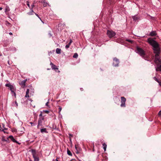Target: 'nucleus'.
Instances as JSON below:
<instances>
[{
	"label": "nucleus",
	"instance_id": "cd10ccee",
	"mask_svg": "<svg viewBox=\"0 0 161 161\" xmlns=\"http://www.w3.org/2000/svg\"><path fill=\"white\" fill-rule=\"evenodd\" d=\"M75 148L76 150V153H78V149H77V147H76V145H75Z\"/></svg>",
	"mask_w": 161,
	"mask_h": 161
},
{
	"label": "nucleus",
	"instance_id": "f704fd0d",
	"mask_svg": "<svg viewBox=\"0 0 161 161\" xmlns=\"http://www.w3.org/2000/svg\"><path fill=\"white\" fill-rule=\"evenodd\" d=\"M35 6L34 3H33L31 5V7L34 8Z\"/></svg>",
	"mask_w": 161,
	"mask_h": 161
},
{
	"label": "nucleus",
	"instance_id": "393cba45",
	"mask_svg": "<svg viewBox=\"0 0 161 161\" xmlns=\"http://www.w3.org/2000/svg\"><path fill=\"white\" fill-rule=\"evenodd\" d=\"M61 110H62V108L60 107H59V112H58V113L59 114H60V112H61Z\"/></svg>",
	"mask_w": 161,
	"mask_h": 161
},
{
	"label": "nucleus",
	"instance_id": "58836bf2",
	"mask_svg": "<svg viewBox=\"0 0 161 161\" xmlns=\"http://www.w3.org/2000/svg\"><path fill=\"white\" fill-rule=\"evenodd\" d=\"M49 103V102H47L46 103V105L47 106H48V104Z\"/></svg>",
	"mask_w": 161,
	"mask_h": 161
},
{
	"label": "nucleus",
	"instance_id": "a211bd4d",
	"mask_svg": "<svg viewBox=\"0 0 161 161\" xmlns=\"http://www.w3.org/2000/svg\"><path fill=\"white\" fill-rule=\"evenodd\" d=\"M67 153L68 155L69 156H71L72 155V154L71 152L68 149L67 150Z\"/></svg>",
	"mask_w": 161,
	"mask_h": 161
},
{
	"label": "nucleus",
	"instance_id": "dca6fc26",
	"mask_svg": "<svg viewBox=\"0 0 161 161\" xmlns=\"http://www.w3.org/2000/svg\"><path fill=\"white\" fill-rule=\"evenodd\" d=\"M61 49L60 48H57L56 49V53L57 54H60L61 53Z\"/></svg>",
	"mask_w": 161,
	"mask_h": 161
},
{
	"label": "nucleus",
	"instance_id": "49530a36",
	"mask_svg": "<svg viewBox=\"0 0 161 161\" xmlns=\"http://www.w3.org/2000/svg\"><path fill=\"white\" fill-rule=\"evenodd\" d=\"M29 161H32V160L30 159Z\"/></svg>",
	"mask_w": 161,
	"mask_h": 161
},
{
	"label": "nucleus",
	"instance_id": "de8ad7c7",
	"mask_svg": "<svg viewBox=\"0 0 161 161\" xmlns=\"http://www.w3.org/2000/svg\"><path fill=\"white\" fill-rule=\"evenodd\" d=\"M82 88H80V90H82Z\"/></svg>",
	"mask_w": 161,
	"mask_h": 161
},
{
	"label": "nucleus",
	"instance_id": "a19ab883",
	"mask_svg": "<svg viewBox=\"0 0 161 161\" xmlns=\"http://www.w3.org/2000/svg\"><path fill=\"white\" fill-rule=\"evenodd\" d=\"M9 34L10 35H12V34H13L12 33H11V32H10V33H9Z\"/></svg>",
	"mask_w": 161,
	"mask_h": 161
},
{
	"label": "nucleus",
	"instance_id": "2eb2a0df",
	"mask_svg": "<svg viewBox=\"0 0 161 161\" xmlns=\"http://www.w3.org/2000/svg\"><path fill=\"white\" fill-rule=\"evenodd\" d=\"M103 146L104 151L105 152L106 151L107 145L105 143H104L103 144Z\"/></svg>",
	"mask_w": 161,
	"mask_h": 161
},
{
	"label": "nucleus",
	"instance_id": "412c9836",
	"mask_svg": "<svg viewBox=\"0 0 161 161\" xmlns=\"http://www.w3.org/2000/svg\"><path fill=\"white\" fill-rule=\"evenodd\" d=\"M78 57V55L77 53H75L73 56V57L75 58H77Z\"/></svg>",
	"mask_w": 161,
	"mask_h": 161
},
{
	"label": "nucleus",
	"instance_id": "f03ea898",
	"mask_svg": "<svg viewBox=\"0 0 161 161\" xmlns=\"http://www.w3.org/2000/svg\"><path fill=\"white\" fill-rule=\"evenodd\" d=\"M136 53H138L142 58H144L145 55L144 51L142 48L137 47L136 48Z\"/></svg>",
	"mask_w": 161,
	"mask_h": 161
},
{
	"label": "nucleus",
	"instance_id": "6e6552de",
	"mask_svg": "<svg viewBox=\"0 0 161 161\" xmlns=\"http://www.w3.org/2000/svg\"><path fill=\"white\" fill-rule=\"evenodd\" d=\"M8 138L10 139L13 142L15 143H17L19 144H20V143L18 142L12 136H8Z\"/></svg>",
	"mask_w": 161,
	"mask_h": 161
},
{
	"label": "nucleus",
	"instance_id": "f257e3e1",
	"mask_svg": "<svg viewBox=\"0 0 161 161\" xmlns=\"http://www.w3.org/2000/svg\"><path fill=\"white\" fill-rule=\"evenodd\" d=\"M147 42L153 47L154 53L155 54L154 62L156 64V71H161V58L159 54L160 50L158 43L153 39L149 38Z\"/></svg>",
	"mask_w": 161,
	"mask_h": 161
},
{
	"label": "nucleus",
	"instance_id": "473e14b6",
	"mask_svg": "<svg viewBox=\"0 0 161 161\" xmlns=\"http://www.w3.org/2000/svg\"><path fill=\"white\" fill-rule=\"evenodd\" d=\"M27 5L28 6V7H29V8H30V4H29V2H27Z\"/></svg>",
	"mask_w": 161,
	"mask_h": 161
},
{
	"label": "nucleus",
	"instance_id": "37998d69",
	"mask_svg": "<svg viewBox=\"0 0 161 161\" xmlns=\"http://www.w3.org/2000/svg\"><path fill=\"white\" fill-rule=\"evenodd\" d=\"M3 8L1 7H0V10H2V9Z\"/></svg>",
	"mask_w": 161,
	"mask_h": 161
},
{
	"label": "nucleus",
	"instance_id": "c85d7f7f",
	"mask_svg": "<svg viewBox=\"0 0 161 161\" xmlns=\"http://www.w3.org/2000/svg\"><path fill=\"white\" fill-rule=\"evenodd\" d=\"M158 115L159 116L161 117V110L158 113Z\"/></svg>",
	"mask_w": 161,
	"mask_h": 161
},
{
	"label": "nucleus",
	"instance_id": "4468645a",
	"mask_svg": "<svg viewBox=\"0 0 161 161\" xmlns=\"http://www.w3.org/2000/svg\"><path fill=\"white\" fill-rule=\"evenodd\" d=\"M41 133H47V129L45 128L41 129Z\"/></svg>",
	"mask_w": 161,
	"mask_h": 161
},
{
	"label": "nucleus",
	"instance_id": "6ab92c4d",
	"mask_svg": "<svg viewBox=\"0 0 161 161\" xmlns=\"http://www.w3.org/2000/svg\"><path fill=\"white\" fill-rule=\"evenodd\" d=\"M34 11H31L30 12H28L27 13V14L29 15H33L34 14Z\"/></svg>",
	"mask_w": 161,
	"mask_h": 161
},
{
	"label": "nucleus",
	"instance_id": "f3484780",
	"mask_svg": "<svg viewBox=\"0 0 161 161\" xmlns=\"http://www.w3.org/2000/svg\"><path fill=\"white\" fill-rule=\"evenodd\" d=\"M153 79L156 81H157L158 83H159L160 85V81L157 79V78L156 77H153Z\"/></svg>",
	"mask_w": 161,
	"mask_h": 161
},
{
	"label": "nucleus",
	"instance_id": "b1692460",
	"mask_svg": "<svg viewBox=\"0 0 161 161\" xmlns=\"http://www.w3.org/2000/svg\"><path fill=\"white\" fill-rule=\"evenodd\" d=\"M2 140L3 141H5V142H7L8 140V138H7V139H5L4 138H2Z\"/></svg>",
	"mask_w": 161,
	"mask_h": 161
},
{
	"label": "nucleus",
	"instance_id": "20e7f679",
	"mask_svg": "<svg viewBox=\"0 0 161 161\" xmlns=\"http://www.w3.org/2000/svg\"><path fill=\"white\" fill-rule=\"evenodd\" d=\"M33 157L34 158V161H39V158L38 157L36 156V151L34 149L31 150Z\"/></svg>",
	"mask_w": 161,
	"mask_h": 161
},
{
	"label": "nucleus",
	"instance_id": "a18cd8bd",
	"mask_svg": "<svg viewBox=\"0 0 161 161\" xmlns=\"http://www.w3.org/2000/svg\"><path fill=\"white\" fill-rule=\"evenodd\" d=\"M128 41L129 42H131V40H128Z\"/></svg>",
	"mask_w": 161,
	"mask_h": 161
},
{
	"label": "nucleus",
	"instance_id": "c03bdc74",
	"mask_svg": "<svg viewBox=\"0 0 161 161\" xmlns=\"http://www.w3.org/2000/svg\"><path fill=\"white\" fill-rule=\"evenodd\" d=\"M3 128H4V125L3 124Z\"/></svg>",
	"mask_w": 161,
	"mask_h": 161
},
{
	"label": "nucleus",
	"instance_id": "ea45409f",
	"mask_svg": "<svg viewBox=\"0 0 161 161\" xmlns=\"http://www.w3.org/2000/svg\"><path fill=\"white\" fill-rule=\"evenodd\" d=\"M39 117H40H40H42V113H41V114L39 115Z\"/></svg>",
	"mask_w": 161,
	"mask_h": 161
},
{
	"label": "nucleus",
	"instance_id": "0eeeda50",
	"mask_svg": "<svg viewBox=\"0 0 161 161\" xmlns=\"http://www.w3.org/2000/svg\"><path fill=\"white\" fill-rule=\"evenodd\" d=\"M5 86L9 88L11 92H14V88L13 85H11L10 83H8L5 84Z\"/></svg>",
	"mask_w": 161,
	"mask_h": 161
},
{
	"label": "nucleus",
	"instance_id": "39448f33",
	"mask_svg": "<svg viewBox=\"0 0 161 161\" xmlns=\"http://www.w3.org/2000/svg\"><path fill=\"white\" fill-rule=\"evenodd\" d=\"M119 60L116 58H114L113 59V66L115 67L118 66L119 65Z\"/></svg>",
	"mask_w": 161,
	"mask_h": 161
},
{
	"label": "nucleus",
	"instance_id": "aec40b11",
	"mask_svg": "<svg viewBox=\"0 0 161 161\" xmlns=\"http://www.w3.org/2000/svg\"><path fill=\"white\" fill-rule=\"evenodd\" d=\"M132 18H133V20L135 21H136V20H137L138 19V18H137V17H136V16H133L132 17Z\"/></svg>",
	"mask_w": 161,
	"mask_h": 161
},
{
	"label": "nucleus",
	"instance_id": "4c0bfd02",
	"mask_svg": "<svg viewBox=\"0 0 161 161\" xmlns=\"http://www.w3.org/2000/svg\"><path fill=\"white\" fill-rule=\"evenodd\" d=\"M7 129L6 128H4V129L2 130V131H3L4 132V133H5V131H4V130H7Z\"/></svg>",
	"mask_w": 161,
	"mask_h": 161
},
{
	"label": "nucleus",
	"instance_id": "4be33fe9",
	"mask_svg": "<svg viewBox=\"0 0 161 161\" xmlns=\"http://www.w3.org/2000/svg\"><path fill=\"white\" fill-rule=\"evenodd\" d=\"M47 2H44L43 3V6L44 7H46L47 6Z\"/></svg>",
	"mask_w": 161,
	"mask_h": 161
},
{
	"label": "nucleus",
	"instance_id": "9d476101",
	"mask_svg": "<svg viewBox=\"0 0 161 161\" xmlns=\"http://www.w3.org/2000/svg\"><path fill=\"white\" fill-rule=\"evenodd\" d=\"M50 65H51V67L52 69L55 70L58 69V68L57 67V66L53 64L52 63H51Z\"/></svg>",
	"mask_w": 161,
	"mask_h": 161
},
{
	"label": "nucleus",
	"instance_id": "c756f323",
	"mask_svg": "<svg viewBox=\"0 0 161 161\" xmlns=\"http://www.w3.org/2000/svg\"><path fill=\"white\" fill-rule=\"evenodd\" d=\"M72 42V39H70V42H69V45H70Z\"/></svg>",
	"mask_w": 161,
	"mask_h": 161
},
{
	"label": "nucleus",
	"instance_id": "f8f14e48",
	"mask_svg": "<svg viewBox=\"0 0 161 161\" xmlns=\"http://www.w3.org/2000/svg\"><path fill=\"white\" fill-rule=\"evenodd\" d=\"M29 89H27L26 91V94L25 96V97H29Z\"/></svg>",
	"mask_w": 161,
	"mask_h": 161
},
{
	"label": "nucleus",
	"instance_id": "72a5a7b5",
	"mask_svg": "<svg viewBox=\"0 0 161 161\" xmlns=\"http://www.w3.org/2000/svg\"><path fill=\"white\" fill-rule=\"evenodd\" d=\"M12 93H13L14 94V95L15 96L16 95L15 92H14H14H11Z\"/></svg>",
	"mask_w": 161,
	"mask_h": 161
},
{
	"label": "nucleus",
	"instance_id": "423d86ee",
	"mask_svg": "<svg viewBox=\"0 0 161 161\" xmlns=\"http://www.w3.org/2000/svg\"><path fill=\"white\" fill-rule=\"evenodd\" d=\"M121 99V104L120 106L121 107H125V102L126 101V98L124 97H122Z\"/></svg>",
	"mask_w": 161,
	"mask_h": 161
},
{
	"label": "nucleus",
	"instance_id": "9b49d317",
	"mask_svg": "<svg viewBox=\"0 0 161 161\" xmlns=\"http://www.w3.org/2000/svg\"><path fill=\"white\" fill-rule=\"evenodd\" d=\"M27 80H24L23 81H22L20 82L19 83V84L21 86H25V83L26 82Z\"/></svg>",
	"mask_w": 161,
	"mask_h": 161
},
{
	"label": "nucleus",
	"instance_id": "2f4dec72",
	"mask_svg": "<svg viewBox=\"0 0 161 161\" xmlns=\"http://www.w3.org/2000/svg\"><path fill=\"white\" fill-rule=\"evenodd\" d=\"M15 104H16V107H17L18 106V103H17V102L16 101H15Z\"/></svg>",
	"mask_w": 161,
	"mask_h": 161
},
{
	"label": "nucleus",
	"instance_id": "5701e85b",
	"mask_svg": "<svg viewBox=\"0 0 161 161\" xmlns=\"http://www.w3.org/2000/svg\"><path fill=\"white\" fill-rule=\"evenodd\" d=\"M70 46V45H69V44H67L65 46V47L66 49H68V48H69V47Z\"/></svg>",
	"mask_w": 161,
	"mask_h": 161
},
{
	"label": "nucleus",
	"instance_id": "7ed1b4c3",
	"mask_svg": "<svg viewBox=\"0 0 161 161\" xmlns=\"http://www.w3.org/2000/svg\"><path fill=\"white\" fill-rule=\"evenodd\" d=\"M116 34L115 33L112 31L108 30L107 35L109 38H112Z\"/></svg>",
	"mask_w": 161,
	"mask_h": 161
},
{
	"label": "nucleus",
	"instance_id": "a878e982",
	"mask_svg": "<svg viewBox=\"0 0 161 161\" xmlns=\"http://www.w3.org/2000/svg\"><path fill=\"white\" fill-rule=\"evenodd\" d=\"M34 14H35L41 20H42L41 18L38 15V14L35 13H34Z\"/></svg>",
	"mask_w": 161,
	"mask_h": 161
},
{
	"label": "nucleus",
	"instance_id": "1a4fd4ad",
	"mask_svg": "<svg viewBox=\"0 0 161 161\" xmlns=\"http://www.w3.org/2000/svg\"><path fill=\"white\" fill-rule=\"evenodd\" d=\"M44 119V118L43 117H40L38 119V125H42V121Z\"/></svg>",
	"mask_w": 161,
	"mask_h": 161
},
{
	"label": "nucleus",
	"instance_id": "09e8293b",
	"mask_svg": "<svg viewBox=\"0 0 161 161\" xmlns=\"http://www.w3.org/2000/svg\"><path fill=\"white\" fill-rule=\"evenodd\" d=\"M1 128H0V131H1Z\"/></svg>",
	"mask_w": 161,
	"mask_h": 161
},
{
	"label": "nucleus",
	"instance_id": "bb28decb",
	"mask_svg": "<svg viewBox=\"0 0 161 161\" xmlns=\"http://www.w3.org/2000/svg\"><path fill=\"white\" fill-rule=\"evenodd\" d=\"M5 9V12L8 11L9 10V9L8 7H6Z\"/></svg>",
	"mask_w": 161,
	"mask_h": 161
},
{
	"label": "nucleus",
	"instance_id": "79ce46f5",
	"mask_svg": "<svg viewBox=\"0 0 161 161\" xmlns=\"http://www.w3.org/2000/svg\"><path fill=\"white\" fill-rule=\"evenodd\" d=\"M40 125H38H38L37 126V128H39V126H40Z\"/></svg>",
	"mask_w": 161,
	"mask_h": 161
},
{
	"label": "nucleus",
	"instance_id": "e433bc0d",
	"mask_svg": "<svg viewBox=\"0 0 161 161\" xmlns=\"http://www.w3.org/2000/svg\"><path fill=\"white\" fill-rule=\"evenodd\" d=\"M45 112L46 113H47V114L49 112V111L48 110H46L45 111Z\"/></svg>",
	"mask_w": 161,
	"mask_h": 161
},
{
	"label": "nucleus",
	"instance_id": "ddd939ff",
	"mask_svg": "<svg viewBox=\"0 0 161 161\" xmlns=\"http://www.w3.org/2000/svg\"><path fill=\"white\" fill-rule=\"evenodd\" d=\"M156 34L155 31H152L150 33V35L152 36H154L156 35Z\"/></svg>",
	"mask_w": 161,
	"mask_h": 161
},
{
	"label": "nucleus",
	"instance_id": "c9c22d12",
	"mask_svg": "<svg viewBox=\"0 0 161 161\" xmlns=\"http://www.w3.org/2000/svg\"><path fill=\"white\" fill-rule=\"evenodd\" d=\"M30 123L31 125L32 126L34 125V123L32 122H30Z\"/></svg>",
	"mask_w": 161,
	"mask_h": 161
},
{
	"label": "nucleus",
	"instance_id": "7c9ffc66",
	"mask_svg": "<svg viewBox=\"0 0 161 161\" xmlns=\"http://www.w3.org/2000/svg\"><path fill=\"white\" fill-rule=\"evenodd\" d=\"M33 8L31 7H30V8H29L31 10V11H33Z\"/></svg>",
	"mask_w": 161,
	"mask_h": 161
}]
</instances>
